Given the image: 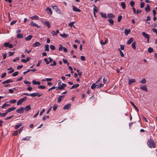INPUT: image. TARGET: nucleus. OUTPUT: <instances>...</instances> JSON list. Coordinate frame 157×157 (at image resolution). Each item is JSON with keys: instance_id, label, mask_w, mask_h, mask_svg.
<instances>
[{"instance_id": "obj_1", "label": "nucleus", "mask_w": 157, "mask_h": 157, "mask_svg": "<svg viewBox=\"0 0 157 157\" xmlns=\"http://www.w3.org/2000/svg\"><path fill=\"white\" fill-rule=\"evenodd\" d=\"M147 145L150 148H155L156 147L154 141L151 139H149L147 142Z\"/></svg>"}, {"instance_id": "obj_2", "label": "nucleus", "mask_w": 157, "mask_h": 157, "mask_svg": "<svg viewBox=\"0 0 157 157\" xmlns=\"http://www.w3.org/2000/svg\"><path fill=\"white\" fill-rule=\"evenodd\" d=\"M103 84L100 83L99 84L96 85L95 83H93L91 86V88L92 89H94L95 88H98L101 87H103Z\"/></svg>"}, {"instance_id": "obj_3", "label": "nucleus", "mask_w": 157, "mask_h": 157, "mask_svg": "<svg viewBox=\"0 0 157 157\" xmlns=\"http://www.w3.org/2000/svg\"><path fill=\"white\" fill-rule=\"evenodd\" d=\"M27 97H25L24 98H22L19 100L17 102V105H21V103L24 101L26 100Z\"/></svg>"}, {"instance_id": "obj_4", "label": "nucleus", "mask_w": 157, "mask_h": 157, "mask_svg": "<svg viewBox=\"0 0 157 157\" xmlns=\"http://www.w3.org/2000/svg\"><path fill=\"white\" fill-rule=\"evenodd\" d=\"M52 8H53V10H54L57 13L61 14V11L59 9L58 7L56 6H52Z\"/></svg>"}, {"instance_id": "obj_5", "label": "nucleus", "mask_w": 157, "mask_h": 157, "mask_svg": "<svg viewBox=\"0 0 157 157\" xmlns=\"http://www.w3.org/2000/svg\"><path fill=\"white\" fill-rule=\"evenodd\" d=\"M41 22L43 24L47 26L48 28L50 27L51 25L49 21H47L42 20L41 21Z\"/></svg>"}, {"instance_id": "obj_6", "label": "nucleus", "mask_w": 157, "mask_h": 157, "mask_svg": "<svg viewBox=\"0 0 157 157\" xmlns=\"http://www.w3.org/2000/svg\"><path fill=\"white\" fill-rule=\"evenodd\" d=\"M30 95L33 97H35L37 96L38 97H40L42 96V94H40L38 93H34L32 94H30Z\"/></svg>"}, {"instance_id": "obj_7", "label": "nucleus", "mask_w": 157, "mask_h": 157, "mask_svg": "<svg viewBox=\"0 0 157 157\" xmlns=\"http://www.w3.org/2000/svg\"><path fill=\"white\" fill-rule=\"evenodd\" d=\"M4 46L6 47H8L9 48H11L13 47V45L12 44H10L8 42H5L4 43Z\"/></svg>"}, {"instance_id": "obj_8", "label": "nucleus", "mask_w": 157, "mask_h": 157, "mask_svg": "<svg viewBox=\"0 0 157 157\" xmlns=\"http://www.w3.org/2000/svg\"><path fill=\"white\" fill-rule=\"evenodd\" d=\"M25 110V108L21 107V108L17 109L16 111L19 113H22Z\"/></svg>"}, {"instance_id": "obj_9", "label": "nucleus", "mask_w": 157, "mask_h": 157, "mask_svg": "<svg viewBox=\"0 0 157 157\" xmlns=\"http://www.w3.org/2000/svg\"><path fill=\"white\" fill-rule=\"evenodd\" d=\"M59 30H57L56 31H55L54 30H52L51 32V33L53 36L57 35V34L59 33Z\"/></svg>"}, {"instance_id": "obj_10", "label": "nucleus", "mask_w": 157, "mask_h": 157, "mask_svg": "<svg viewBox=\"0 0 157 157\" xmlns=\"http://www.w3.org/2000/svg\"><path fill=\"white\" fill-rule=\"evenodd\" d=\"M30 25L32 26H36L37 28H40V26L38 25L37 24L34 23L33 21H31L30 23Z\"/></svg>"}, {"instance_id": "obj_11", "label": "nucleus", "mask_w": 157, "mask_h": 157, "mask_svg": "<svg viewBox=\"0 0 157 157\" xmlns=\"http://www.w3.org/2000/svg\"><path fill=\"white\" fill-rule=\"evenodd\" d=\"M66 84L65 83H63L62 85L58 87V89L60 90H62L64 89L66 86Z\"/></svg>"}, {"instance_id": "obj_12", "label": "nucleus", "mask_w": 157, "mask_h": 157, "mask_svg": "<svg viewBox=\"0 0 157 157\" xmlns=\"http://www.w3.org/2000/svg\"><path fill=\"white\" fill-rule=\"evenodd\" d=\"M13 82V81L12 80V79H7L4 82H2V84H6V83H11V82Z\"/></svg>"}, {"instance_id": "obj_13", "label": "nucleus", "mask_w": 157, "mask_h": 157, "mask_svg": "<svg viewBox=\"0 0 157 157\" xmlns=\"http://www.w3.org/2000/svg\"><path fill=\"white\" fill-rule=\"evenodd\" d=\"M46 11L47 12L48 14H49L50 13V14H52V13L51 9L49 7L46 8Z\"/></svg>"}, {"instance_id": "obj_14", "label": "nucleus", "mask_w": 157, "mask_h": 157, "mask_svg": "<svg viewBox=\"0 0 157 157\" xmlns=\"http://www.w3.org/2000/svg\"><path fill=\"white\" fill-rule=\"evenodd\" d=\"M140 88L141 90L145 91L146 92H147L148 91L147 86L146 85H144V86H142L140 87Z\"/></svg>"}, {"instance_id": "obj_15", "label": "nucleus", "mask_w": 157, "mask_h": 157, "mask_svg": "<svg viewBox=\"0 0 157 157\" xmlns=\"http://www.w3.org/2000/svg\"><path fill=\"white\" fill-rule=\"evenodd\" d=\"M16 109V108L15 107H11L10 108H9L8 109L6 110V112L7 113L9 112H11L12 111H13L15 110Z\"/></svg>"}, {"instance_id": "obj_16", "label": "nucleus", "mask_w": 157, "mask_h": 157, "mask_svg": "<svg viewBox=\"0 0 157 157\" xmlns=\"http://www.w3.org/2000/svg\"><path fill=\"white\" fill-rule=\"evenodd\" d=\"M41 45L38 42H36L34 43L33 45V47H39Z\"/></svg>"}, {"instance_id": "obj_17", "label": "nucleus", "mask_w": 157, "mask_h": 157, "mask_svg": "<svg viewBox=\"0 0 157 157\" xmlns=\"http://www.w3.org/2000/svg\"><path fill=\"white\" fill-rule=\"evenodd\" d=\"M72 7L73 10L74 11L77 12H80L81 11V10H80V9L77 8L76 7H75L74 6H72Z\"/></svg>"}, {"instance_id": "obj_18", "label": "nucleus", "mask_w": 157, "mask_h": 157, "mask_svg": "<svg viewBox=\"0 0 157 157\" xmlns=\"http://www.w3.org/2000/svg\"><path fill=\"white\" fill-rule=\"evenodd\" d=\"M71 106V104H67L64 106L63 107V109H69L70 108Z\"/></svg>"}, {"instance_id": "obj_19", "label": "nucleus", "mask_w": 157, "mask_h": 157, "mask_svg": "<svg viewBox=\"0 0 157 157\" xmlns=\"http://www.w3.org/2000/svg\"><path fill=\"white\" fill-rule=\"evenodd\" d=\"M64 96V95H62L59 96L58 98L57 102L58 103L62 101V99L63 98Z\"/></svg>"}, {"instance_id": "obj_20", "label": "nucleus", "mask_w": 157, "mask_h": 157, "mask_svg": "<svg viewBox=\"0 0 157 157\" xmlns=\"http://www.w3.org/2000/svg\"><path fill=\"white\" fill-rule=\"evenodd\" d=\"M97 12L98 10L97 9V6L95 5H94L93 10V13L95 17V13Z\"/></svg>"}, {"instance_id": "obj_21", "label": "nucleus", "mask_w": 157, "mask_h": 157, "mask_svg": "<svg viewBox=\"0 0 157 157\" xmlns=\"http://www.w3.org/2000/svg\"><path fill=\"white\" fill-rule=\"evenodd\" d=\"M145 10L147 12H148L150 11V7L149 5L147 4L146 6V7L145 8Z\"/></svg>"}, {"instance_id": "obj_22", "label": "nucleus", "mask_w": 157, "mask_h": 157, "mask_svg": "<svg viewBox=\"0 0 157 157\" xmlns=\"http://www.w3.org/2000/svg\"><path fill=\"white\" fill-rule=\"evenodd\" d=\"M131 32V30L129 29H124V33L125 34L126 36L128 35V34L130 33Z\"/></svg>"}, {"instance_id": "obj_23", "label": "nucleus", "mask_w": 157, "mask_h": 157, "mask_svg": "<svg viewBox=\"0 0 157 157\" xmlns=\"http://www.w3.org/2000/svg\"><path fill=\"white\" fill-rule=\"evenodd\" d=\"M142 35L146 38H148L149 37V35L144 32L142 33Z\"/></svg>"}, {"instance_id": "obj_24", "label": "nucleus", "mask_w": 157, "mask_h": 157, "mask_svg": "<svg viewBox=\"0 0 157 157\" xmlns=\"http://www.w3.org/2000/svg\"><path fill=\"white\" fill-rule=\"evenodd\" d=\"M32 82L33 85H40V82L39 81H36V80H33L32 81Z\"/></svg>"}, {"instance_id": "obj_25", "label": "nucleus", "mask_w": 157, "mask_h": 157, "mask_svg": "<svg viewBox=\"0 0 157 157\" xmlns=\"http://www.w3.org/2000/svg\"><path fill=\"white\" fill-rule=\"evenodd\" d=\"M32 36H33L32 35H29L25 38V40L26 41H29L31 39Z\"/></svg>"}, {"instance_id": "obj_26", "label": "nucleus", "mask_w": 157, "mask_h": 157, "mask_svg": "<svg viewBox=\"0 0 157 157\" xmlns=\"http://www.w3.org/2000/svg\"><path fill=\"white\" fill-rule=\"evenodd\" d=\"M135 82V80L134 79H129L128 80V84L129 85H131V84H132L133 82Z\"/></svg>"}, {"instance_id": "obj_27", "label": "nucleus", "mask_w": 157, "mask_h": 157, "mask_svg": "<svg viewBox=\"0 0 157 157\" xmlns=\"http://www.w3.org/2000/svg\"><path fill=\"white\" fill-rule=\"evenodd\" d=\"M79 84H75L73 85L71 88V89H72L74 88H76L79 86Z\"/></svg>"}, {"instance_id": "obj_28", "label": "nucleus", "mask_w": 157, "mask_h": 157, "mask_svg": "<svg viewBox=\"0 0 157 157\" xmlns=\"http://www.w3.org/2000/svg\"><path fill=\"white\" fill-rule=\"evenodd\" d=\"M31 109V106L30 105H28L26 106L25 108V109L26 111H28L30 110Z\"/></svg>"}, {"instance_id": "obj_29", "label": "nucleus", "mask_w": 157, "mask_h": 157, "mask_svg": "<svg viewBox=\"0 0 157 157\" xmlns=\"http://www.w3.org/2000/svg\"><path fill=\"white\" fill-rule=\"evenodd\" d=\"M100 14L102 17H103L105 18H107V16L106 14L105 13L101 12L100 13Z\"/></svg>"}, {"instance_id": "obj_30", "label": "nucleus", "mask_w": 157, "mask_h": 157, "mask_svg": "<svg viewBox=\"0 0 157 157\" xmlns=\"http://www.w3.org/2000/svg\"><path fill=\"white\" fill-rule=\"evenodd\" d=\"M107 16L109 18H113L115 17V16L112 13H109L107 14Z\"/></svg>"}, {"instance_id": "obj_31", "label": "nucleus", "mask_w": 157, "mask_h": 157, "mask_svg": "<svg viewBox=\"0 0 157 157\" xmlns=\"http://www.w3.org/2000/svg\"><path fill=\"white\" fill-rule=\"evenodd\" d=\"M31 18L32 20L35 19L36 20H38L39 17L37 16L36 15H35L34 16H33V17H32Z\"/></svg>"}, {"instance_id": "obj_32", "label": "nucleus", "mask_w": 157, "mask_h": 157, "mask_svg": "<svg viewBox=\"0 0 157 157\" xmlns=\"http://www.w3.org/2000/svg\"><path fill=\"white\" fill-rule=\"evenodd\" d=\"M130 102V103L134 107L135 109L136 110L137 112H138L139 111V109L136 107V106L135 105L134 103L132 102V101H131Z\"/></svg>"}, {"instance_id": "obj_33", "label": "nucleus", "mask_w": 157, "mask_h": 157, "mask_svg": "<svg viewBox=\"0 0 157 157\" xmlns=\"http://www.w3.org/2000/svg\"><path fill=\"white\" fill-rule=\"evenodd\" d=\"M133 38H132V37L130 39H129L127 41V44H130L132 43V42L133 41Z\"/></svg>"}, {"instance_id": "obj_34", "label": "nucleus", "mask_w": 157, "mask_h": 157, "mask_svg": "<svg viewBox=\"0 0 157 157\" xmlns=\"http://www.w3.org/2000/svg\"><path fill=\"white\" fill-rule=\"evenodd\" d=\"M23 35L21 33H18L17 35V37L18 38H22L23 37Z\"/></svg>"}, {"instance_id": "obj_35", "label": "nucleus", "mask_w": 157, "mask_h": 157, "mask_svg": "<svg viewBox=\"0 0 157 157\" xmlns=\"http://www.w3.org/2000/svg\"><path fill=\"white\" fill-rule=\"evenodd\" d=\"M6 102L3 105H2V109H3L5 107H8L10 105V104H7L6 103Z\"/></svg>"}, {"instance_id": "obj_36", "label": "nucleus", "mask_w": 157, "mask_h": 157, "mask_svg": "<svg viewBox=\"0 0 157 157\" xmlns=\"http://www.w3.org/2000/svg\"><path fill=\"white\" fill-rule=\"evenodd\" d=\"M121 5L123 9H125L126 7V5L125 3L124 2L121 3Z\"/></svg>"}, {"instance_id": "obj_37", "label": "nucleus", "mask_w": 157, "mask_h": 157, "mask_svg": "<svg viewBox=\"0 0 157 157\" xmlns=\"http://www.w3.org/2000/svg\"><path fill=\"white\" fill-rule=\"evenodd\" d=\"M24 82L25 84H27V86H30L31 82H30L25 80L24 81Z\"/></svg>"}, {"instance_id": "obj_38", "label": "nucleus", "mask_w": 157, "mask_h": 157, "mask_svg": "<svg viewBox=\"0 0 157 157\" xmlns=\"http://www.w3.org/2000/svg\"><path fill=\"white\" fill-rule=\"evenodd\" d=\"M31 138L30 136H27L25 138H24L22 139V140H29Z\"/></svg>"}, {"instance_id": "obj_39", "label": "nucleus", "mask_w": 157, "mask_h": 157, "mask_svg": "<svg viewBox=\"0 0 157 157\" xmlns=\"http://www.w3.org/2000/svg\"><path fill=\"white\" fill-rule=\"evenodd\" d=\"M147 82V81L145 78H143L140 81V82L142 84H145Z\"/></svg>"}, {"instance_id": "obj_40", "label": "nucleus", "mask_w": 157, "mask_h": 157, "mask_svg": "<svg viewBox=\"0 0 157 157\" xmlns=\"http://www.w3.org/2000/svg\"><path fill=\"white\" fill-rule=\"evenodd\" d=\"M44 51H47L48 52L49 51V45L48 44L46 45L45 46Z\"/></svg>"}, {"instance_id": "obj_41", "label": "nucleus", "mask_w": 157, "mask_h": 157, "mask_svg": "<svg viewBox=\"0 0 157 157\" xmlns=\"http://www.w3.org/2000/svg\"><path fill=\"white\" fill-rule=\"evenodd\" d=\"M74 23H75V22H74V21L71 22L68 24V25L69 26H70L71 27H72V26H73L74 28H75V27L73 25Z\"/></svg>"}, {"instance_id": "obj_42", "label": "nucleus", "mask_w": 157, "mask_h": 157, "mask_svg": "<svg viewBox=\"0 0 157 157\" xmlns=\"http://www.w3.org/2000/svg\"><path fill=\"white\" fill-rule=\"evenodd\" d=\"M60 36L61 37L66 38L68 36V35L63 33V34H60Z\"/></svg>"}, {"instance_id": "obj_43", "label": "nucleus", "mask_w": 157, "mask_h": 157, "mask_svg": "<svg viewBox=\"0 0 157 157\" xmlns=\"http://www.w3.org/2000/svg\"><path fill=\"white\" fill-rule=\"evenodd\" d=\"M153 49L151 48V47H149L148 49V52L150 53H151L153 52Z\"/></svg>"}, {"instance_id": "obj_44", "label": "nucleus", "mask_w": 157, "mask_h": 157, "mask_svg": "<svg viewBox=\"0 0 157 157\" xmlns=\"http://www.w3.org/2000/svg\"><path fill=\"white\" fill-rule=\"evenodd\" d=\"M22 125V123H19V124H17L15 127V129H17V128H19V127H20V126H21Z\"/></svg>"}, {"instance_id": "obj_45", "label": "nucleus", "mask_w": 157, "mask_h": 157, "mask_svg": "<svg viewBox=\"0 0 157 157\" xmlns=\"http://www.w3.org/2000/svg\"><path fill=\"white\" fill-rule=\"evenodd\" d=\"M136 43L135 42H133L132 44V48H133L134 49H135L136 48Z\"/></svg>"}, {"instance_id": "obj_46", "label": "nucleus", "mask_w": 157, "mask_h": 157, "mask_svg": "<svg viewBox=\"0 0 157 157\" xmlns=\"http://www.w3.org/2000/svg\"><path fill=\"white\" fill-rule=\"evenodd\" d=\"M64 47L61 44H60L59 45V51H62Z\"/></svg>"}, {"instance_id": "obj_47", "label": "nucleus", "mask_w": 157, "mask_h": 157, "mask_svg": "<svg viewBox=\"0 0 157 157\" xmlns=\"http://www.w3.org/2000/svg\"><path fill=\"white\" fill-rule=\"evenodd\" d=\"M46 88L45 86L43 85H40L38 86V88L40 89H44Z\"/></svg>"}, {"instance_id": "obj_48", "label": "nucleus", "mask_w": 157, "mask_h": 157, "mask_svg": "<svg viewBox=\"0 0 157 157\" xmlns=\"http://www.w3.org/2000/svg\"><path fill=\"white\" fill-rule=\"evenodd\" d=\"M18 72L16 71V72H15L13 73L12 74V75L13 77H15V76H17V75H18Z\"/></svg>"}, {"instance_id": "obj_49", "label": "nucleus", "mask_w": 157, "mask_h": 157, "mask_svg": "<svg viewBox=\"0 0 157 157\" xmlns=\"http://www.w3.org/2000/svg\"><path fill=\"white\" fill-rule=\"evenodd\" d=\"M9 102L10 103H11V104L14 103L16 102V100L15 99H14L11 100Z\"/></svg>"}, {"instance_id": "obj_50", "label": "nucleus", "mask_w": 157, "mask_h": 157, "mask_svg": "<svg viewBox=\"0 0 157 157\" xmlns=\"http://www.w3.org/2000/svg\"><path fill=\"white\" fill-rule=\"evenodd\" d=\"M108 21L111 25H113V24L114 21L113 19H109L108 20Z\"/></svg>"}, {"instance_id": "obj_51", "label": "nucleus", "mask_w": 157, "mask_h": 157, "mask_svg": "<svg viewBox=\"0 0 157 157\" xmlns=\"http://www.w3.org/2000/svg\"><path fill=\"white\" fill-rule=\"evenodd\" d=\"M118 50L120 52L121 56V57H123L124 56V54L122 52L120 49V48H118Z\"/></svg>"}, {"instance_id": "obj_52", "label": "nucleus", "mask_w": 157, "mask_h": 157, "mask_svg": "<svg viewBox=\"0 0 157 157\" xmlns=\"http://www.w3.org/2000/svg\"><path fill=\"white\" fill-rule=\"evenodd\" d=\"M122 18V16L120 15L118 16L117 21L118 22H120Z\"/></svg>"}, {"instance_id": "obj_53", "label": "nucleus", "mask_w": 157, "mask_h": 157, "mask_svg": "<svg viewBox=\"0 0 157 157\" xmlns=\"http://www.w3.org/2000/svg\"><path fill=\"white\" fill-rule=\"evenodd\" d=\"M56 62L54 60L53 61V63L50 64V66H55L56 65Z\"/></svg>"}, {"instance_id": "obj_54", "label": "nucleus", "mask_w": 157, "mask_h": 157, "mask_svg": "<svg viewBox=\"0 0 157 157\" xmlns=\"http://www.w3.org/2000/svg\"><path fill=\"white\" fill-rule=\"evenodd\" d=\"M107 42V40H105V42H103L102 41H101L100 42L101 44L102 45H105Z\"/></svg>"}, {"instance_id": "obj_55", "label": "nucleus", "mask_w": 157, "mask_h": 157, "mask_svg": "<svg viewBox=\"0 0 157 157\" xmlns=\"http://www.w3.org/2000/svg\"><path fill=\"white\" fill-rule=\"evenodd\" d=\"M50 48L52 50H55V47L53 45H50Z\"/></svg>"}, {"instance_id": "obj_56", "label": "nucleus", "mask_w": 157, "mask_h": 157, "mask_svg": "<svg viewBox=\"0 0 157 157\" xmlns=\"http://www.w3.org/2000/svg\"><path fill=\"white\" fill-rule=\"evenodd\" d=\"M7 114V113L6 112L2 113V116L1 117H4Z\"/></svg>"}, {"instance_id": "obj_57", "label": "nucleus", "mask_w": 157, "mask_h": 157, "mask_svg": "<svg viewBox=\"0 0 157 157\" xmlns=\"http://www.w3.org/2000/svg\"><path fill=\"white\" fill-rule=\"evenodd\" d=\"M13 116H14V115H11V116H10V117H6L5 118V120H8L12 118L13 117Z\"/></svg>"}, {"instance_id": "obj_58", "label": "nucleus", "mask_w": 157, "mask_h": 157, "mask_svg": "<svg viewBox=\"0 0 157 157\" xmlns=\"http://www.w3.org/2000/svg\"><path fill=\"white\" fill-rule=\"evenodd\" d=\"M130 4L132 7H133L134 5L135 2L133 1H131Z\"/></svg>"}, {"instance_id": "obj_59", "label": "nucleus", "mask_w": 157, "mask_h": 157, "mask_svg": "<svg viewBox=\"0 0 157 157\" xmlns=\"http://www.w3.org/2000/svg\"><path fill=\"white\" fill-rule=\"evenodd\" d=\"M57 107V105H54V106H53V110L54 111H55L56 110Z\"/></svg>"}, {"instance_id": "obj_60", "label": "nucleus", "mask_w": 157, "mask_h": 157, "mask_svg": "<svg viewBox=\"0 0 157 157\" xmlns=\"http://www.w3.org/2000/svg\"><path fill=\"white\" fill-rule=\"evenodd\" d=\"M124 45H120V49L121 50H124Z\"/></svg>"}, {"instance_id": "obj_61", "label": "nucleus", "mask_w": 157, "mask_h": 157, "mask_svg": "<svg viewBox=\"0 0 157 157\" xmlns=\"http://www.w3.org/2000/svg\"><path fill=\"white\" fill-rule=\"evenodd\" d=\"M144 3L143 2H141L140 3V7L141 8H142L144 7Z\"/></svg>"}, {"instance_id": "obj_62", "label": "nucleus", "mask_w": 157, "mask_h": 157, "mask_svg": "<svg viewBox=\"0 0 157 157\" xmlns=\"http://www.w3.org/2000/svg\"><path fill=\"white\" fill-rule=\"evenodd\" d=\"M6 75V73H4L1 75V78H3L5 77Z\"/></svg>"}, {"instance_id": "obj_63", "label": "nucleus", "mask_w": 157, "mask_h": 157, "mask_svg": "<svg viewBox=\"0 0 157 157\" xmlns=\"http://www.w3.org/2000/svg\"><path fill=\"white\" fill-rule=\"evenodd\" d=\"M45 111V109L44 108H43L41 111L40 113V115L41 116L42 114Z\"/></svg>"}, {"instance_id": "obj_64", "label": "nucleus", "mask_w": 157, "mask_h": 157, "mask_svg": "<svg viewBox=\"0 0 157 157\" xmlns=\"http://www.w3.org/2000/svg\"><path fill=\"white\" fill-rule=\"evenodd\" d=\"M44 61L46 62L47 64H48L49 63V61H48V59L46 58H45L44 59Z\"/></svg>"}]
</instances>
